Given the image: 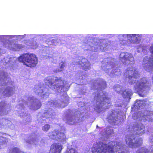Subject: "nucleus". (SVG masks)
<instances>
[{"mask_svg":"<svg viewBox=\"0 0 153 153\" xmlns=\"http://www.w3.org/2000/svg\"><path fill=\"white\" fill-rule=\"evenodd\" d=\"M19 59L24 65L31 68L35 67L38 63L37 58L33 54H23L19 57Z\"/></svg>","mask_w":153,"mask_h":153,"instance_id":"nucleus-1","label":"nucleus"},{"mask_svg":"<svg viewBox=\"0 0 153 153\" xmlns=\"http://www.w3.org/2000/svg\"><path fill=\"white\" fill-rule=\"evenodd\" d=\"M150 87V84L146 79L143 77L137 82L134 85V88L140 96L142 97V94L145 91H149Z\"/></svg>","mask_w":153,"mask_h":153,"instance_id":"nucleus-2","label":"nucleus"},{"mask_svg":"<svg viewBox=\"0 0 153 153\" xmlns=\"http://www.w3.org/2000/svg\"><path fill=\"white\" fill-rule=\"evenodd\" d=\"M125 140L128 146L132 148L138 147L142 144V140L141 139L136 138L134 135L127 136Z\"/></svg>","mask_w":153,"mask_h":153,"instance_id":"nucleus-3","label":"nucleus"},{"mask_svg":"<svg viewBox=\"0 0 153 153\" xmlns=\"http://www.w3.org/2000/svg\"><path fill=\"white\" fill-rule=\"evenodd\" d=\"M114 146L102 143L98 147H94L92 152L93 153H114Z\"/></svg>","mask_w":153,"mask_h":153,"instance_id":"nucleus-4","label":"nucleus"},{"mask_svg":"<svg viewBox=\"0 0 153 153\" xmlns=\"http://www.w3.org/2000/svg\"><path fill=\"white\" fill-rule=\"evenodd\" d=\"M65 130H55L49 135L50 138L62 142L65 140Z\"/></svg>","mask_w":153,"mask_h":153,"instance_id":"nucleus-5","label":"nucleus"},{"mask_svg":"<svg viewBox=\"0 0 153 153\" xmlns=\"http://www.w3.org/2000/svg\"><path fill=\"white\" fill-rule=\"evenodd\" d=\"M125 74L129 79H131L132 78L137 79L139 77V74L138 71L133 67L127 68L126 70Z\"/></svg>","mask_w":153,"mask_h":153,"instance_id":"nucleus-6","label":"nucleus"},{"mask_svg":"<svg viewBox=\"0 0 153 153\" xmlns=\"http://www.w3.org/2000/svg\"><path fill=\"white\" fill-rule=\"evenodd\" d=\"M62 148L61 144L55 143L51 145L49 153H61Z\"/></svg>","mask_w":153,"mask_h":153,"instance_id":"nucleus-7","label":"nucleus"},{"mask_svg":"<svg viewBox=\"0 0 153 153\" xmlns=\"http://www.w3.org/2000/svg\"><path fill=\"white\" fill-rule=\"evenodd\" d=\"M54 83L55 85H54L53 88L57 90L59 89L60 88L64 87V81L62 79L61 77H56Z\"/></svg>","mask_w":153,"mask_h":153,"instance_id":"nucleus-8","label":"nucleus"},{"mask_svg":"<svg viewBox=\"0 0 153 153\" xmlns=\"http://www.w3.org/2000/svg\"><path fill=\"white\" fill-rule=\"evenodd\" d=\"M117 116L115 114L114 112H111L108 116L107 120L108 122L110 124H113L117 121Z\"/></svg>","mask_w":153,"mask_h":153,"instance_id":"nucleus-9","label":"nucleus"},{"mask_svg":"<svg viewBox=\"0 0 153 153\" xmlns=\"http://www.w3.org/2000/svg\"><path fill=\"white\" fill-rule=\"evenodd\" d=\"M136 126L134 127V130L135 131V134L140 136L142 135L145 133V127L143 125H136Z\"/></svg>","mask_w":153,"mask_h":153,"instance_id":"nucleus-10","label":"nucleus"},{"mask_svg":"<svg viewBox=\"0 0 153 153\" xmlns=\"http://www.w3.org/2000/svg\"><path fill=\"white\" fill-rule=\"evenodd\" d=\"M142 120L144 121H152L153 120V111H150L146 115H144L142 118Z\"/></svg>","mask_w":153,"mask_h":153,"instance_id":"nucleus-11","label":"nucleus"},{"mask_svg":"<svg viewBox=\"0 0 153 153\" xmlns=\"http://www.w3.org/2000/svg\"><path fill=\"white\" fill-rule=\"evenodd\" d=\"M81 67L82 70L85 71L89 69L90 67L89 66L88 62H85L81 64Z\"/></svg>","mask_w":153,"mask_h":153,"instance_id":"nucleus-12","label":"nucleus"},{"mask_svg":"<svg viewBox=\"0 0 153 153\" xmlns=\"http://www.w3.org/2000/svg\"><path fill=\"white\" fill-rule=\"evenodd\" d=\"M3 45L5 48H13L12 46V42L8 40H6V42L3 43Z\"/></svg>","mask_w":153,"mask_h":153,"instance_id":"nucleus-13","label":"nucleus"},{"mask_svg":"<svg viewBox=\"0 0 153 153\" xmlns=\"http://www.w3.org/2000/svg\"><path fill=\"white\" fill-rule=\"evenodd\" d=\"M102 96L103 97H102V100H100V102L99 104L100 105L105 104V103L106 102V101L108 100L109 101V98H108L105 94H104Z\"/></svg>","mask_w":153,"mask_h":153,"instance_id":"nucleus-14","label":"nucleus"},{"mask_svg":"<svg viewBox=\"0 0 153 153\" xmlns=\"http://www.w3.org/2000/svg\"><path fill=\"white\" fill-rule=\"evenodd\" d=\"M132 93V91L130 89H126L123 91L122 94L123 96L125 97L129 96Z\"/></svg>","mask_w":153,"mask_h":153,"instance_id":"nucleus-15","label":"nucleus"},{"mask_svg":"<svg viewBox=\"0 0 153 153\" xmlns=\"http://www.w3.org/2000/svg\"><path fill=\"white\" fill-rule=\"evenodd\" d=\"M6 93L8 94H10L11 93L13 94V88L10 87H7L5 90Z\"/></svg>","mask_w":153,"mask_h":153,"instance_id":"nucleus-16","label":"nucleus"},{"mask_svg":"<svg viewBox=\"0 0 153 153\" xmlns=\"http://www.w3.org/2000/svg\"><path fill=\"white\" fill-rule=\"evenodd\" d=\"M12 153H23L20 151L19 149L17 147H15L12 149Z\"/></svg>","mask_w":153,"mask_h":153,"instance_id":"nucleus-17","label":"nucleus"},{"mask_svg":"<svg viewBox=\"0 0 153 153\" xmlns=\"http://www.w3.org/2000/svg\"><path fill=\"white\" fill-rule=\"evenodd\" d=\"M67 153H78V152L76 150L71 148L68 151Z\"/></svg>","mask_w":153,"mask_h":153,"instance_id":"nucleus-18","label":"nucleus"},{"mask_svg":"<svg viewBox=\"0 0 153 153\" xmlns=\"http://www.w3.org/2000/svg\"><path fill=\"white\" fill-rule=\"evenodd\" d=\"M148 64H149L148 66V68H153V60H152L151 62V61L148 62Z\"/></svg>","mask_w":153,"mask_h":153,"instance_id":"nucleus-19","label":"nucleus"},{"mask_svg":"<svg viewBox=\"0 0 153 153\" xmlns=\"http://www.w3.org/2000/svg\"><path fill=\"white\" fill-rule=\"evenodd\" d=\"M41 105L42 104L40 102L37 103L35 106L36 110L39 109L41 107Z\"/></svg>","mask_w":153,"mask_h":153,"instance_id":"nucleus-20","label":"nucleus"},{"mask_svg":"<svg viewBox=\"0 0 153 153\" xmlns=\"http://www.w3.org/2000/svg\"><path fill=\"white\" fill-rule=\"evenodd\" d=\"M50 128V125H44L43 127V130L45 131H48Z\"/></svg>","mask_w":153,"mask_h":153,"instance_id":"nucleus-21","label":"nucleus"},{"mask_svg":"<svg viewBox=\"0 0 153 153\" xmlns=\"http://www.w3.org/2000/svg\"><path fill=\"white\" fill-rule=\"evenodd\" d=\"M62 62V63H63L60 66V68L61 69H63L65 67V65L64 64V63L63 62Z\"/></svg>","mask_w":153,"mask_h":153,"instance_id":"nucleus-22","label":"nucleus"},{"mask_svg":"<svg viewBox=\"0 0 153 153\" xmlns=\"http://www.w3.org/2000/svg\"><path fill=\"white\" fill-rule=\"evenodd\" d=\"M100 97H101V98L102 99V97H101V96H100ZM100 100H99V99H97V103L98 102H99V104L100 102Z\"/></svg>","mask_w":153,"mask_h":153,"instance_id":"nucleus-23","label":"nucleus"},{"mask_svg":"<svg viewBox=\"0 0 153 153\" xmlns=\"http://www.w3.org/2000/svg\"><path fill=\"white\" fill-rule=\"evenodd\" d=\"M102 83L103 84H104L105 85V86H106V82L105 81H103L102 82Z\"/></svg>","mask_w":153,"mask_h":153,"instance_id":"nucleus-24","label":"nucleus"},{"mask_svg":"<svg viewBox=\"0 0 153 153\" xmlns=\"http://www.w3.org/2000/svg\"><path fill=\"white\" fill-rule=\"evenodd\" d=\"M127 36H129L130 37H131V35H135V34H132V35H131V34H127Z\"/></svg>","mask_w":153,"mask_h":153,"instance_id":"nucleus-25","label":"nucleus"},{"mask_svg":"<svg viewBox=\"0 0 153 153\" xmlns=\"http://www.w3.org/2000/svg\"><path fill=\"white\" fill-rule=\"evenodd\" d=\"M97 108L98 109H99L100 108V106H99V105H98L97 106Z\"/></svg>","mask_w":153,"mask_h":153,"instance_id":"nucleus-26","label":"nucleus"},{"mask_svg":"<svg viewBox=\"0 0 153 153\" xmlns=\"http://www.w3.org/2000/svg\"><path fill=\"white\" fill-rule=\"evenodd\" d=\"M99 96H100V94H97V97H99Z\"/></svg>","mask_w":153,"mask_h":153,"instance_id":"nucleus-27","label":"nucleus"},{"mask_svg":"<svg viewBox=\"0 0 153 153\" xmlns=\"http://www.w3.org/2000/svg\"><path fill=\"white\" fill-rule=\"evenodd\" d=\"M17 46V45H15V47H16Z\"/></svg>","mask_w":153,"mask_h":153,"instance_id":"nucleus-28","label":"nucleus"},{"mask_svg":"<svg viewBox=\"0 0 153 153\" xmlns=\"http://www.w3.org/2000/svg\"><path fill=\"white\" fill-rule=\"evenodd\" d=\"M131 84H132L133 83H134V82H133L132 81V82H131Z\"/></svg>","mask_w":153,"mask_h":153,"instance_id":"nucleus-29","label":"nucleus"},{"mask_svg":"<svg viewBox=\"0 0 153 153\" xmlns=\"http://www.w3.org/2000/svg\"><path fill=\"white\" fill-rule=\"evenodd\" d=\"M97 127H98V125H97Z\"/></svg>","mask_w":153,"mask_h":153,"instance_id":"nucleus-30","label":"nucleus"},{"mask_svg":"<svg viewBox=\"0 0 153 153\" xmlns=\"http://www.w3.org/2000/svg\"><path fill=\"white\" fill-rule=\"evenodd\" d=\"M152 79H153V77H152Z\"/></svg>","mask_w":153,"mask_h":153,"instance_id":"nucleus-31","label":"nucleus"}]
</instances>
